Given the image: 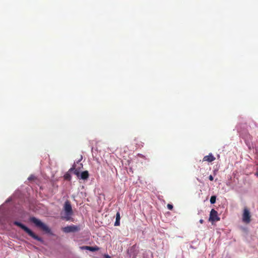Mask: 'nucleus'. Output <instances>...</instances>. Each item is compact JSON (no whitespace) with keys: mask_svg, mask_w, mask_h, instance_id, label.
Returning a JSON list of instances; mask_svg holds the SVG:
<instances>
[{"mask_svg":"<svg viewBox=\"0 0 258 258\" xmlns=\"http://www.w3.org/2000/svg\"><path fill=\"white\" fill-rule=\"evenodd\" d=\"M14 224L15 225H16L20 228H21L22 229H23L26 233H27L30 236L32 237L33 239L40 241L42 242L43 241L42 238L39 237L36 234H35L31 230H30L29 228H28L27 226H26L25 225L22 224L21 223L18 222V221H14Z\"/></svg>","mask_w":258,"mask_h":258,"instance_id":"nucleus-1","label":"nucleus"},{"mask_svg":"<svg viewBox=\"0 0 258 258\" xmlns=\"http://www.w3.org/2000/svg\"><path fill=\"white\" fill-rule=\"evenodd\" d=\"M30 221L33 222L36 226L40 228L45 232L47 233H50V229L45 224L42 222L40 220L33 217L30 218Z\"/></svg>","mask_w":258,"mask_h":258,"instance_id":"nucleus-2","label":"nucleus"},{"mask_svg":"<svg viewBox=\"0 0 258 258\" xmlns=\"http://www.w3.org/2000/svg\"><path fill=\"white\" fill-rule=\"evenodd\" d=\"M69 171L71 173H74V174L76 175L78 177H80V179L86 180L89 177V174L88 171H84L80 174V172L78 169H76V165H74L73 167L71 168Z\"/></svg>","mask_w":258,"mask_h":258,"instance_id":"nucleus-3","label":"nucleus"},{"mask_svg":"<svg viewBox=\"0 0 258 258\" xmlns=\"http://www.w3.org/2000/svg\"><path fill=\"white\" fill-rule=\"evenodd\" d=\"M73 215L74 212L70 203L69 201H66V221L74 222Z\"/></svg>","mask_w":258,"mask_h":258,"instance_id":"nucleus-4","label":"nucleus"},{"mask_svg":"<svg viewBox=\"0 0 258 258\" xmlns=\"http://www.w3.org/2000/svg\"><path fill=\"white\" fill-rule=\"evenodd\" d=\"M242 219V221L246 224H248L251 221L250 213L247 207H244L243 209Z\"/></svg>","mask_w":258,"mask_h":258,"instance_id":"nucleus-5","label":"nucleus"},{"mask_svg":"<svg viewBox=\"0 0 258 258\" xmlns=\"http://www.w3.org/2000/svg\"><path fill=\"white\" fill-rule=\"evenodd\" d=\"M220 218L218 216L217 212L214 209H212L210 214L209 221L211 222H216L220 220Z\"/></svg>","mask_w":258,"mask_h":258,"instance_id":"nucleus-6","label":"nucleus"},{"mask_svg":"<svg viewBox=\"0 0 258 258\" xmlns=\"http://www.w3.org/2000/svg\"><path fill=\"white\" fill-rule=\"evenodd\" d=\"M80 230L79 226L71 225L66 226V233H75Z\"/></svg>","mask_w":258,"mask_h":258,"instance_id":"nucleus-7","label":"nucleus"},{"mask_svg":"<svg viewBox=\"0 0 258 258\" xmlns=\"http://www.w3.org/2000/svg\"><path fill=\"white\" fill-rule=\"evenodd\" d=\"M82 249L88 250L91 251H96L99 249V248L96 246H83L80 247Z\"/></svg>","mask_w":258,"mask_h":258,"instance_id":"nucleus-8","label":"nucleus"},{"mask_svg":"<svg viewBox=\"0 0 258 258\" xmlns=\"http://www.w3.org/2000/svg\"><path fill=\"white\" fill-rule=\"evenodd\" d=\"M215 160V158L212 154H209V155L205 156L203 158L204 161H208L211 162Z\"/></svg>","mask_w":258,"mask_h":258,"instance_id":"nucleus-9","label":"nucleus"},{"mask_svg":"<svg viewBox=\"0 0 258 258\" xmlns=\"http://www.w3.org/2000/svg\"><path fill=\"white\" fill-rule=\"evenodd\" d=\"M120 215L119 212L116 214V220L114 223V226H118L120 225Z\"/></svg>","mask_w":258,"mask_h":258,"instance_id":"nucleus-10","label":"nucleus"},{"mask_svg":"<svg viewBox=\"0 0 258 258\" xmlns=\"http://www.w3.org/2000/svg\"><path fill=\"white\" fill-rule=\"evenodd\" d=\"M216 197L215 196H213L211 197L210 199V203L212 204H215L216 202Z\"/></svg>","mask_w":258,"mask_h":258,"instance_id":"nucleus-11","label":"nucleus"},{"mask_svg":"<svg viewBox=\"0 0 258 258\" xmlns=\"http://www.w3.org/2000/svg\"><path fill=\"white\" fill-rule=\"evenodd\" d=\"M71 176L69 173H66V180H70Z\"/></svg>","mask_w":258,"mask_h":258,"instance_id":"nucleus-12","label":"nucleus"},{"mask_svg":"<svg viewBox=\"0 0 258 258\" xmlns=\"http://www.w3.org/2000/svg\"><path fill=\"white\" fill-rule=\"evenodd\" d=\"M35 178H35V176L31 175H30V176L28 177V179L29 180H34Z\"/></svg>","mask_w":258,"mask_h":258,"instance_id":"nucleus-13","label":"nucleus"},{"mask_svg":"<svg viewBox=\"0 0 258 258\" xmlns=\"http://www.w3.org/2000/svg\"><path fill=\"white\" fill-rule=\"evenodd\" d=\"M167 208L169 210H172L173 208V206L172 205L168 204L167 205Z\"/></svg>","mask_w":258,"mask_h":258,"instance_id":"nucleus-14","label":"nucleus"},{"mask_svg":"<svg viewBox=\"0 0 258 258\" xmlns=\"http://www.w3.org/2000/svg\"><path fill=\"white\" fill-rule=\"evenodd\" d=\"M209 179L211 181H213V179H214V178H213V176L212 175H210L209 176Z\"/></svg>","mask_w":258,"mask_h":258,"instance_id":"nucleus-15","label":"nucleus"},{"mask_svg":"<svg viewBox=\"0 0 258 258\" xmlns=\"http://www.w3.org/2000/svg\"><path fill=\"white\" fill-rule=\"evenodd\" d=\"M199 222H200V223L201 224H203V222H204V220H203V219H201V220H200V221H199Z\"/></svg>","mask_w":258,"mask_h":258,"instance_id":"nucleus-16","label":"nucleus"},{"mask_svg":"<svg viewBox=\"0 0 258 258\" xmlns=\"http://www.w3.org/2000/svg\"><path fill=\"white\" fill-rule=\"evenodd\" d=\"M105 258H111V257L110 256H109L108 255H106Z\"/></svg>","mask_w":258,"mask_h":258,"instance_id":"nucleus-17","label":"nucleus"},{"mask_svg":"<svg viewBox=\"0 0 258 258\" xmlns=\"http://www.w3.org/2000/svg\"><path fill=\"white\" fill-rule=\"evenodd\" d=\"M62 230L64 231V228H62Z\"/></svg>","mask_w":258,"mask_h":258,"instance_id":"nucleus-18","label":"nucleus"}]
</instances>
